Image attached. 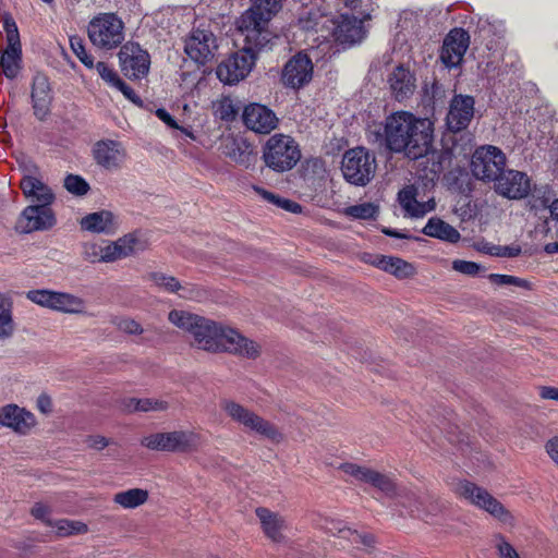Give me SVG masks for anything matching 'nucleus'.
<instances>
[{"instance_id": "obj_1", "label": "nucleus", "mask_w": 558, "mask_h": 558, "mask_svg": "<svg viewBox=\"0 0 558 558\" xmlns=\"http://www.w3.org/2000/svg\"><path fill=\"white\" fill-rule=\"evenodd\" d=\"M171 324L187 332L193 347L208 352H228L246 359H256L260 345L238 330L186 311L172 310Z\"/></svg>"}, {"instance_id": "obj_2", "label": "nucleus", "mask_w": 558, "mask_h": 558, "mask_svg": "<svg viewBox=\"0 0 558 558\" xmlns=\"http://www.w3.org/2000/svg\"><path fill=\"white\" fill-rule=\"evenodd\" d=\"M377 136L390 151L403 153L415 160L426 156L432 149L433 122L408 111H398L386 118L383 133L378 132Z\"/></svg>"}, {"instance_id": "obj_3", "label": "nucleus", "mask_w": 558, "mask_h": 558, "mask_svg": "<svg viewBox=\"0 0 558 558\" xmlns=\"http://www.w3.org/2000/svg\"><path fill=\"white\" fill-rule=\"evenodd\" d=\"M284 0H256L238 21V29L242 36H247L254 45L272 46L277 36L268 29L274 15L282 8Z\"/></svg>"}, {"instance_id": "obj_4", "label": "nucleus", "mask_w": 558, "mask_h": 558, "mask_svg": "<svg viewBox=\"0 0 558 558\" xmlns=\"http://www.w3.org/2000/svg\"><path fill=\"white\" fill-rule=\"evenodd\" d=\"M220 408L244 432L255 434L272 444L283 441L284 436L276 424L243 404L230 399H223L220 402Z\"/></svg>"}, {"instance_id": "obj_5", "label": "nucleus", "mask_w": 558, "mask_h": 558, "mask_svg": "<svg viewBox=\"0 0 558 558\" xmlns=\"http://www.w3.org/2000/svg\"><path fill=\"white\" fill-rule=\"evenodd\" d=\"M243 41L244 46L241 50L231 54L217 66V77L225 84H236L245 78L255 63L256 53L272 47L254 45L247 36H243Z\"/></svg>"}, {"instance_id": "obj_6", "label": "nucleus", "mask_w": 558, "mask_h": 558, "mask_svg": "<svg viewBox=\"0 0 558 558\" xmlns=\"http://www.w3.org/2000/svg\"><path fill=\"white\" fill-rule=\"evenodd\" d=\"M340 169L348 183L354 186H366L375 177L376 157L365 147L350 148L342 156Z\"/></svg>"}, {"instance_id": "obj_7", "label": "nucleus", "mask_w": 558, "mask_h": 558, "mask_svg": "<svg viewBox=\"0 0 558 558\" xmlns=\"http://www.w3.org/2000/svg\"><path fill=\"white\" fill-rule=\"evenodd\" d=\"M263 159L274 171L291 170L301 159L300 146L289 135L274 134L263 147Z\"/></svg>"}, {"instance_id": "obj_8", "label": "nucleus", "mask_w": 558, "mask_h": 558, "mask_svg": "<svg viewBox=\"0 0 558 558\" xmlns=\"http://www.w3.org/2000/svg\"><path fill=\"white\" fill-rule=\"evenodd\" d=\"M7 47L0 56V72L10 81L16 80L23 70L22 45L17 25L10 14L3 16Z\"/></svg>"}, {"instance_id": "obj_9", "label": "nucleus", "mask_w": 558, "mask_h": 558, "mask_svg": "<svg viewBox=\"0 0 558 558\" xmlns=\"http://www.w3.org/2000/svg\"><path fill=\"white\" fill-rule=\"evenodd\" d=\"M123 22L114 13H102L89 22L87 33L94 46L110 50L123 41Z\"/></svg>"}, {"instance_id": "obj_10", "label": "nucleus", "mask_w": 558, "mask_h": 558, "mask_svg": "<svg viewBox=\"0 0 558 558\" xmlns=\"http://www.w3.org/2000/svg\"><path fill=\"white\" fill-rule=\"evenodd\" d=\"M507 158L504 151L492 145L475 149L471 159L472 174L483 182H495L506 168Z\"/></svg>"}, {"instance_id": "obj_11", "label": "nucleus", "mask_w": 558, "mask_h": 558, "mask_svg": "<svg viewBox=\"0 0 558 558\" xmlns=\"http://www.w3.org/2000/svg\"><path fill=\"white\" fill-rule=\"evenodd\" d=\"M142 445L150 450L187 452L198 445V437L193 432L174 430L156 433L142 439Z\"/></svg>"}, {"instance_id": "obj_12", "label": "nucleus", "mask_w": 558, "mask_h": 558, "mask_svg": "<svg viewBox=\"0 0 558 558\" xmlns=\"http://www.w3.org/2000/svg\"><path fill=\"white\" fill-rule=\"evenodd\" d=\"M119 60L122 72L130 78H142L149 71V53L137 43L124 44L120 49Z\"/></svg>"}, {"instance_id": "obj_13", "label": "nucleus", "mask_w": 558, "mask_h": 558, "mask_svg": "<svg viewBox=\"0 0 558 558\" xmlns=\"http://www.w3.org/2000/svg\"><path fill=\"white\" fill-rule=\"evenodd\" d=\"M457 493L474 506L484 509L492 515L506 521L509 513L504 506L494 498L486 489L478 487L469 481L460 482Z\"/></svg>"}, {"instance_id": "obj_14", "label": "nucleus", "mask_w": 558, "mask_h": 558, "mask_svg": "<svg viewBox=\"0 0 558 558\" xmlns=\"http://www.w3.org/2000/svg\"><path fill=\"white\" fill-rule=\"evenodd\" d=\"M494 189L497 194L509 199H522L531 193L532 185L526 173L505 168L494 182Z\"/></svg>"}, {"instance_id": "obj_15", "label": "nucleus", "mask_w": 558, "mask_h": 558, "mask_svg": "<svg viewBox=\"0 0 558 558\" xmlns=\"http://www.w3.org/2000/svg\"><path fill=\"white\" fill-rule=\"evenodd\" d=\"M470 45V35L463 28L451 29L444 39L439 59L448 68L461 64Z\"/></svg>"}, {"instance_id": "obj_16", "label": "nucleus", "mask_w": 558, "mask_h": 558, "mask_svg": "<svg viewBox=\"0 0 558 558\" xmlns=\"http://www.w3.org/2000/svg\"><path fill=\"white\" fill-rule=\"evenodd\" d=\"M340 469L355 480L372 485L387 497L392 498L397 495V485L387 474L354 463H343Z\"/></svg>"}, {"instance_id": "obj_17", "label": "nucleus", "mask_w": 558, "mask_h": 558, "mask_svg": "<svg viewBox=\"0 0 558 558\" xmlns=\"http://www.w3.org/2000/svg\"><path fill=\"white\" fill-rule=\"evenodd\" d=\"M50 205L34 204L27 206L21 214L16 229L22 233L48 230L56 225V217Z\"/></svg>"}, {"instance_id": "obj_18", "label": "nucleus", "mask_w": 558, "mask_h": 558, "mask_svg": "<svg viewBox=\"0 0 558 558\" xmlns=\"http://www.w3.org/2000/svg\"><path fill=\"white\" fill-rule=\"evenodd\" d=\"M475 100L469 95H454L450 100L446 124L449 131L457 133L465 130L474 117Z\"/></svg>"}, {"instance_id": "obj_19", "label": "nucleus", "mask_w": 558, "mask_h": 558, "mask_svg": "<svg viewBox=\"0 0 558 558\" xmlns=\"http://www.w3.org/2000/svg\"><path fill=\"white\" fill-rule=\"evenodd\" d=\"M365 19L361 16H351L348 14H341L339 20H333L335 25H328L327 29L333 39L341 45H354L360 43L364 36L365 31L363 27V21Z\"/></svg>"}, {"instance_id": "obj_20", "label": "nucleus", "mask_w": 558, "mask_h": 558, "mask_svg": "<svg viewBox=\"0 0 558 558\" xmlns=\"http://www.w3.org/2000/svg\"><path fill=\"white\" fill-rule=\"evenodd\" d=\"M217 49L215 35L205 29H194L185 40L184 51L195 62L205 64Z\"/></svg>"}, {"instance_id": "obj_21", "label": "nucleus", "mask_w": 558, "mask_h": 558, "mask_svg": "<svg viewBox=\"0 0 558 558\" xmlns=\"http://www.w3.org/2000/svg\"><path fill=\"white\" fill-rule=\"evenodd\" d=\"M313 76V63L307 54L299 52L292 57L282 70V83L292 88L307 84Z\"/></svg>"}, {"instance_id": "obj_22", "label": "nucleus", "mask_w": 558, "mask_h": 558, "mask_svg": "<svg viewBox=\"0 0 558 558\" xmlns=\"http://www.w3.org/2000/svg\"><path fill=\"white\" fill-rule=\"evenodd\" d=\"M0 425L19 435H27L36 425V418L32 412L11 403L0 408Z\"/></svg>"}, {"instance_id": "obj_23", "label": "nucleus", "mask_w": 558, "mask_h": 558, "mask_svg": "<svg viewBox=\"0 0 558 558\" xmlns=\"http://www.w3.org/2000/svg\"><path fill=\"white\" fill-rule=\"evenodd\" d=\"M243 122L255 133L269 134L277 128L278 118L272 110L259 104H251L244 108Z\"/></svg>"}, {"instance_id": "obj_24", "label": "nucleus", "mask_w": 558, "mask_h": 558, "mask_svg": "<svg viewBox=\"0 0 558 558\" xmlns=\"http://www.w3.org/2000/svg\"><path fill=\"white\" fill-rule=\"evenodd\" d=\"M93 156L100 167L107 170H117L124 162L126 153L120 142L102 140L94 145Z\"/></svg>"}, {"instance_id": "obj_25", "label": "nucleus", "mask_w": 558, "mask_h": 558, "mask_svg": "<svg viewBox=\"0 0 558 558\" xmlns=\"http://www.w3.org/2000/svg\"><path fill=\"white\" fill-rule=\"evenodd\" d=\"M50 84L46 74L36 73L32 82V102L35 116L39 120H44L49 112V105L51 100Z\"/></svg>"}, {"instance_id": "obj_26", "label": "nucleus", "mask_w": 558, "mask_h": 558, "mask_svg": "<svg viewBox=\"0 0 558 558\" xmlns=\"http://www.w3.org/2000/svg\"><path fill=\"white\" fill-rule=\"evenodd\" d=\"M329 24L335 25V23H332V19L323 13L316 2L306 4L299 13L298 25L304 31H327L329 29Z\"/></svg>"}, {"instance_id": "obj_27", "label": "nucleus", "mask_w": 558, "mask_h": 558, "mask_svg": "<svg viewBox=\"0 0 558 558\" xmlns=\"http://www.w3.org/2000/svg\"><path fill=\"white\" fill-rule=\"evenodd\" d=\"M20 186L24 195L31 198L33 203L51 205L54 201V194L51 189L36 175L22 178Z\"/></svg>"}, {"instance_id": "obj_28", "label": "nucleus", "mask_w": 558, "mask_h": 558, "mask_svg": "<svg viewBox=\"0 0 558 558\" xmlns=\"http://www.w3.org/2000/svg\"><path fill=\"white\" fill-rule=\"evenodd\" d=\"M389 85L395 98L402 101L409 98L415 90V77L404 66H397L389 76Z\"/></svg>"}, {"instance_id": "obj_29", "label": "nucleus", "mask_w": 558, "mask_h": 558, "mask_svg": "<svg viewBox=\"0 0 558 558\" xmlns=\"http://www.w3.org/2000/svg\"><path fill=\"white\" fill-rule=\"evenodd\" d=\"M137 245L138 240L134 234H128L120 238L118 241L102 246V262L109 263L128 257L134 254L137 250L143 248L137 247Z\"/></svg>"}, {"instance_id": "obj_30", "label": "nucleus", "mask_w": 558, "mask_h": 558, "mask_svg": "<svg viewBox=\"0 0 558 558\" xmlns=\"http://www.w3.org/2000/svg\"><path fill=\"white\" fill-rule=\"evenodd\" d=\"M255 512L267 537L274 542H281L283 538L281 532L287 526L284 519L280 514L263 507L257 508Z\"/></svg>"}, {"instance_id": "obj_31", "label": "nucleus", "mask_w": 558, "mask_h": 558, "mask_svg": "<svg viewBox=\"0 0 558 558\" xmlns=\"http://www.w3.org/2000/svg\"><path fill=\"white\" fill-rule=\"evenodd\" d=\"M81 228L96 233H112L114 231L113 214L109 210L88 214L82 218Z\"/></svg>"}, {"instance_id": "obj_32", "label": "nucleus", "mask_w": 558, "mask_h": 558, "mask_svg": "<svg viewBox=\"0 0 558 558\" xmlns=\"http://www.w3.org/2000/svg\"><path fill=\"white\" fill-rule=\"evenodd\" d=\"M422 232L427 236L436 238L449 243H457L461 238L456 228L438 217L429 218Z\"/></svg>"}, {"instance_id": "obj_33", "label": "nucleus", "mask_w": 558, "mask_h": 558, "mask_svg": "<svg viewBox=\"0 0 558 558\" xmlns=\"http://www.w3.org/2000/svg\"><path fill=\"white\" fill-rule=\"evenodd\" d=\"M326 530L332 535H337L340 538L349 541L353 545H364L365 547H372L374 544V537L372 535H362L357 531L348 527L343 522L338 520H329L326 523Z\"/></svg>"}, {"instance_id": "obj_34", "label": "nucleus", "mask_w": 558, "mask_h": 558, "mask_svg": "<svg viewBox=\"0 0 558 558\" xmlns=\"http://www.w3.org/2000/svg\"><path fill=\"white\" fill-rule=\"evenodd\" d=\"M372 264L399 279L409 278L414 274V267L399 257L380 255Z\"/></svg>"}, {"instance_id": "obj_35", "label": "nucleus", "mask_w": 558, "mask_h": 558, "mask_svg": "<svg viewBox=\"0 0 558 558\" xmlns=\"http://www.w3.org/2000/svg\"><path fill=\"white\" fill-rule=\"evenodd\" d=\"M228 156L231 160L244 168H250L257 160V153H255L252 145L244 140L234 141L228 151Z\"/></svg>"}, {"instance_id": "obj_36", "label": "nucleus", "mask_w": 558, "mask_h": 558, "mask_svg": "<svg viewBox=\"0 0 558 558\" xmlns=\"http://www.w3.org/2000/svg\"><path fill=\"white\" fill-rule=\"evenodd\" d=\"M53 311L66 314H82L85 310V301L76 295L57 292L54 295Z\"/></svg>"}, {"instance_id": "obj_37", "label": "nucleus", "mask_w": 558, "mask_h": 558, "mask_svg": "<svg viewBox=\"0 0 558 558\" xmlns=\"http://www.w3.org/2000/svg\"><path fill=\"white\" fill-rule=\"evenodd\" d=\"M148 499V492L142 488H131L117 493L113 501L124 509H134L144 505Z\"/></svg>"}, {"instance_id": "obj_38", "label": "nucleus", "mask_w": 558, "mask_h": 558, "mask_svg": "<svg viewBox=\"0 0 558 558\" xmlns=\"http://www.w3.org/2000/svg\"><path fill=\"white\" fill-rule=\"evenodd\" d=\"M14 331L15 324L12 316V306L0 295V339L11 338Z\"/></svg>"}, {"instance_id": "obj_39", "label": "nucleus", "mask_w": 558, "mask_h": 558, "mask_svg": "<svg viewBox=\"0 0 558 558\" xmlns=\"http://www.w3.org/2000/svg\"><path fill=\"white\" fill-rule=\"evenodd\" d=\"M533 196L541 201L542 206L548 207L551 218L558 221V198L550 203V189L548 185L534 186Z\"/></svg>"}, {"instance_id": "obj_40", "label": "nucleus", "mask_w": 558, "mask_h": 558, "mask_svg": "<svg viewBox=\"0 0 558 558\" xmlns=\"http://www.w3.org/2000/svg\"><path fill=\"white\" fill-rule=\"evenodd\" d=\"M66 191L76 196H83L89 191L87 181L77 174H68L64 179Z\"/></svg>"}, {"instance_id": "obj_41", "label": "nucleus", "mask_w": 558, "mask_h": 558, "mask_svg": "<svg viewBox=\"0 0 558 558\" xmlns=\"http://www.w3.org/2000/svg\"><path fill=\"white\" fill-rule=\"evenodd\" d=\"M150 280L157 286L170 293H177L180 291L181 283L172 276H167L162 272H151L149 275Z\"/></svg>"}, {"instance_id": "obj_42", "label": "nucleus", "mask_w": 558, "mask_h": 558, "mask_svg": "<svg viewBox=\"0 0 558 558\" xmlns=\"http://www.w3.org/2000/svg\"><path fill=\"white\" fill-rule=\"evenodd\" d=\"M70 47L80 61L88 69H94V60L86 52L84 40L80 36H70Z\"/></svg>"}, {"instance_id": "obj_43", "label": "nucleus", "mask_w": 558, "mask_h": 558, "mask_svg": "<svg viewBox=\"0 0 558 558\" xmlns=\"http://www.w3.org/2000/svg\"><path fill=\"white\" fill-rule=\"evenodd\" d=\"M56 291L52 290H31L26 293V298L33 303L52 310Z\"/></svg>"}, {"instance_id": "obj_44", "label": "nucleus", "mask_w": 558, "mask_h": 558, "mask_svg": "<svg viewBox=\"0 0 558 558\" xmlns=\"http://www.w3.org/2000/svg\"><path fill=\"white\" fill-rule=\"evenodd\" d=\"M483 252L492 256L498 257H517L521 253V247L518 245H494L485 244L482 248Z\"/></svg>"}, {"instance_id": "obj_45", "label": "nucleus", "mask_w": 558, "mask_h": 558, "mask_svg": "<svg viewBox=\"0 0 558 558\" xmlns=\"http://www.w3.org/2000/svg\"><path fill=\"white\" fill-rule=\"evenodd\" d=\"M377 206L372 203H363L359 205L350 206L347 209V214L355 219L367 220L375 218L377 214Z\"/></svg>"}, {"instance_id": "obj_46", "label": "nucleus", "mask_w": 558, "mask_h": 558, "mask_svg": "<svg viewBox=\"0 0 558 558\" xmlns=\"http://www.w3.org/2000/svg\"><path fill=\"white\" fill-rule=\"evenodd\" d=\"M488 279L492 283L497 286H515L524 289L530 288V283L526 280L510 275L490 274L488 275Z\"/></svg>"}, {"instance_id": "obj_47", "label": "nucleus", "mask_w": 558, "mask_h": 558, "mask_svg": "<svg viewBox=\"0 0 558 558\" xmlns=\"http://www.w3.org/2000/svg\"><path fill=\"white\" fill-rule=\"evenodd\" d=\"M238 108L230 98H223L216 107V114L223 121H233L238 116Z\"/></svg>"}, {"instance_id": "obj_48", "label": "nucleus", "mask_w": 558, "mask_h": 558, "mask_svg": "<svg viewBox=\"0 0 558 558\" xmlns=\"http://www.w3.org/2000/svg\"><path fill=\"white\" fill-rule=\"evenodd\" d=\"M398 199L401 207L405 210L408 215H410L417 202L416 189L414 186H407L402 189L398 194Z\"/></svg>"}, {"instance_id": "obj_49", "label": "nucleus", "mask_w": 558, "mask_h": 558, "mask_svg": "<svg viewBox=\"0 0 558 558\" xmlns=\"http://www.w3.org/2000/svg\"><path fill=\"white\" fill-rule=\"evenodd\" d=\"M112 324L120 330L129 335H141L143 328L136 320L129 317H116Z\"/></svg>"}, {"instance_id": "obj_50", "label": "nucleus", "mask_w": 558, "mask_h": 558, "mask_svg": "<svg viewBox=\"0 0 558 558\" xmlns=\"http://www.w3.org/2000/svg\"><path fill=\"white\" fill-rule=\"evenodd\" d=\"M94 68L96 69L98 75L111 87L114 88V86L120 82V76L114 71L113 68L109 66L105 62H97L94 64Z\"/></svg>"}, {"instance_id": "obj_51", "label": "nucleus", "mask_w": 558, "mask_h": 558, "mask_svg": "<svg viewBox=\"0 0 558 558\" xmlns=\"http://www.w3.org/2000/svg\"><path fill=\"white\" fill-rule=\"evenodd\" d=\"M135 401V410L142 412L148 411H165L168 409L169 404L167 401L158 400V399H138Z\"/></svg>"}, {"instance_id": "obj_52", "label": "nucleus", "mask_w": 558, "mask_h": 558, "mask_svg": "<svg viewBox=\"0 0 558 558\" xmlns=\"http://www.w3.org/2000/svg\"><path fill=\"white\" fill-rule=\"evenodd\" d=\"M344 5L354 10L363 19H371L374 0H343Z\"/></svg>"}, {"instance_id": "obj_53", "label": "nucleus", "mask_w": 558, "mask_h": 558, "mask_svg": "<svg viewBox=\"0 0 558 558\" xmlns=\"http://www.w3.org/2000/svg\"><path fill=\"white\" fill-rule=\"evenodd\" d=\"M452 269L463 275L476 276L483 267L475 262L456 259L452 262Z\"/></svg>"}, {"instance_id": "obj_54", "label": "nucleus", "mask_w": 558, "mask_h": 558, "mask_svg": "<svg viewBox=\"0 0 558 558\" xmlns=\"http://www.w3.org/2000/svg\"><path fill=\"white\" fill-rule=\"evenodd\" d=\"M102 245L96 243H86L83 246L82 255L85 260L90 263L102 262Z\"/></svg>"}, {"instance_id": "obj_55", "label": "nucleus", "mask_w": 558, "mask_h": 558, "mask_svg": "<svg viewBox=\"0 0 558 558\" xmlns=\"http://www.w3.org/2000/svg\"><path fill=\"white\" fill-rule=\"evenodd\" d=\"M496 548L498 550V555L500 558H520L517 550L513 548V546L508 543L504 536L497 535L496 536Z\"/></svg>"}, {"instance_id": "obj_56", "label": "nucleus", "mask_w": 558, "mask_h": 558, "mask_svg": "<svg viewBox=\"0 0 558 558\" xmlns=\"http://www.w3.org/2000/svg\"><path fill=\"white\" fill-rule=\"evenodd\" d=\"M156 116L163 122L166 123L168 126L172 128V129H179L181 130L186 136L193 138V134L191 131L186 130V129H183V128H180L178 124H177V121L173 119V117L166 110V109H157L156 111Z\"/></svg>"}, {"instance_id": "obj_57", "label": "nucleus", "mask_w": 558, "mask_h": 558, "mask_svg": "<svg viewBox=\"0 0 558 558\" xmlns=\"http://www.w3.org/2000/svg\"><path fill=\"white\" fill-rule=\"evenodd\" d=\"M179 295L183 299L199 301L204 293L201 289L191 283L181 284Z\"/></svg>"}, {"instance_id": "obj_58", "label": "nucleus", "mask_w": 558, "mask_h": 558, "mask_svg": "<svg viewBox=\"0 0 558 558\" xmlns=\"http://www.w3.org/2000/svg\"><path fill=\"white\" fill-rule=\"evenodd\" d=\"M114 88L120 90L123 94V96L133 104H142L141 97L124 81L120 80V82H118Z\"/></svg>"}, {"instance_id": "obj_59", "label": "nucleus", "mask_w": 558, "mask_h": 558, "mask_svg": "<svg viewBox=\"0 0 558 558\" xmlns=\"http://www.w3.org/2000/svg\"><path fill=\"white\" fill-rule=\"evenodd\" d=\"M413 208L414 209L411 211V214L409 216L414 217V218H421V217L425 216L427 213L435 209V202H434V199H430L428 202H423V203L417 201Z\"/></svg>"}, {"instance_id": "obj_60", "label": "nucleus", "mask_w": 558, "mask_h": 558, "mask_svg": "<svg viewBox=\"0 0 558 558\" xmlns=\"http://www.w3.org/2000/svg\"><path fill=\"white\" fill-rule=\"evenodd\" d=\"M32 514L38 519L44 521L47 524H51V521L49 519L50 515V508L41 502H37L32 508Z\"/></svg>"}, {"instance_id": "obj_61", "label": "nucleus", "mask_w": 558, "mask_h": 558, "mask_svg": "<svg viewBox=\"0 0 558 558\" xmlns=\"http://www.w3.org/2000/svg\"><path fill=\"white\" fill-rule=\"evenodd\" d=\"M86 442L89 448L96 450H102L109 445V440L106 437L99 435L88 437Z\"/></svg>"}, {"instance_id": "obj_62", "label": "nucleus", "mask_w": 558, "mask_h": 558, "mask_svg": "<svg viewBox=\"0 0 558 558\" xmlns=\"http://www.w3.org/2000/svg\"><path fill=\"white\" fill-rule=\"evenodd\" d=\"M278 207L289 211V213H293V214H299L302 211V206L293 201H290V199H287V198H281L280 197V202L278 204Z\"/></svg>"}, {"instance_id": "obj_63", "label": "nucleus", "mask_w": 558, "mask_h": 558, "mask_svg": "<svg viewBox=\"0 0 558 558\" xmlns=\"http://www.w3.org/2000/svg\"><path fill=\"white\" fill-rule=\"evenodd\" d=\"M539 396L546 400L558 401V388L550 386H543L539 388Z\"/></svg>"}, {"instance_id": "obj_64", "label": "nucleus", "mask_w": 558, "mask_h": 558, "mask_svg": "<svg viewBox=\"0 0 558 558\" xmlns=\"http://www.w3.org/2000/svg\"><path fill=\"white\" fill-rule=\"evenodd\" d=\"M546 451L558 464V437H554L546 442Z\"/></svg>"}]
</instances>
